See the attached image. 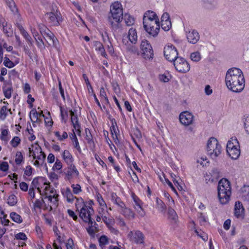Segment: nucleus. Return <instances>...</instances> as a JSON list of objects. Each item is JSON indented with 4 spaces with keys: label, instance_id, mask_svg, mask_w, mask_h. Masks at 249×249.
<instances>
[{
    "label": "nucleus",
    "instance_id": "obj_7",
    "mask_svg": "<svg viewBox=\"0 0 249 249\" xmlns=\"http://www.w3.org/2000/svg\"><path fill=\"white\" fill-rule=\"evenodd\" d=\"M164 55L169 61H174L178 57V52L176 47L172 44H168L164 47Z\"/></svg>",
    "mask_w": 249,
    "mask_h": 249
},
{
    "label": "nucleus",
    "instance_id": "obj_4",
    "mask_svg": "<svg viewBox=\"0 0 249 249\" xmlns=\"http://www.w3.org/2000/svg\"><path fill=\"white\" fill-rule=\"evenodd\" d=\"M77 202L75 204L76 207L77 209L79 208H81L80 212L79 213V216L85 222H89L92 220L91 218V215L94 213L93 208L90 206H87L84 203L83 199L76 198Z\"/></svg>",
    "mask_w": 249,
    "mask_h": 249
},
{
    "label": "nucleus",
    "instance_id": "obj_10",
    "mask_svg": "<svg viewBox=\"0 0 249 249\" xmlns=\"http://www.w3.org/2000/svg\"><path fill=\"white\" fill-rule=\"evenodd\" d=\"M194 118V115L187 111L182 112L179 115L180 122L185 126L191 124L193 122Z\"/></svg>",
    "mask_w": 249,
    "mask_h": 249
},
{
    "label": "nucleus",
    "instance_id": "obj_3",
    "mask_svg": "<svg viewBox=\"0 0 249 249\" xmlns=\"http://www.w3.org/2000/svg\"><path fill=\"white\" fill-rule=\"evenodd\" d=\"M218 197L221 204H227L230 200L231 195L230 182L226 178H222L218 182L217 187Z\"/></svg>",
    "mask_w": 249,
    "mask_h": 249
},
{
    "label": "nucleus",
    "instance_id": "obj_61",
    "mask_svg": "<svg viewBox=\"0 0 249 249\" xmlns=\"http://www.w3.org/2000/svg\"><path fill=\"white\" fill-rule=\"evenodd\" d=\"M83 78H84V79L85 81V82L87 84L89 91L90 89H91V91H93V89H92V86H91L90 84L89 83V82L88 77L85 74H84L83 75Z\"/></svg>",
    "mask_w": 249,
    "mask_h": 249
},
{
    "label": "nucleus",
    "instance_id": "obj_60",
    "mask_svg": "<svg viewBox=\"0 0 249 249\" xmlns=\"http://www.w3.org/2000/svg\"><path fill=\"white\" fill-rule=\"evenodd\" d=\"M8 167V164L7 162L3 161L0 164V169L3 171H7Z\"/></svg>",
    "mask_w": 249,
    "mask_h": 249
},
{
    "label": "nucleus",
    "instance_id": "obj_58",
    "mask_svg": "<svg viewBox=\"0 0 249 249\" xmlns=\"http://www.w3.org/2000/svg\"><path fill=\"white\" fill-rule=\"evenodd\" d=\"M62 167V164L61 162L58 159L56 160L55 164H54L53 169L54 170L56 169V170H60Z\"/></svg>",
    "mask_w": 249,
    "mask_h": 249
},
{
    "label": "nucleus",
    "instance_id": "obj_12",
    "mask_svg": "<svg viewBox=\"0 0 249 249\" xmlns=\"http://www.w3.org/2000/svg\"><path fill=\"white\" fill-rule=\"evenodd\" d=\"M68 165V167L64 169V173L66 175L67 178L70 179L73 177H78L79 172L76 168V167L72 163Z\"/></svg>",
    "mask_w": 249,
    "mask_h": 249
},
{
    "label": "nucleus",
    "instance_id": "obj_43",
    "mask_svg": "<svg viewBox=\"0 0 249 249\" xmlns=\"http://www.w3.org/2000/svg\"><path fill=\"white\" fill-rule=\"evenodd\" d=\"M23 156L21 152L18 151L16 154L15 162L17 165L21 164L23 160Z\"/></svg>",
    "mask_w": 249,
    "mask_h": 249
},
{
    "label": "nucleus",
    "instance_id": "obj_47",
    "mask_svg": "<svg viewBox=\"0 0 249 249\" xmlns=\"http://www.w3.org/2000/svg\"><path fill=\"white\" fill-rule=\"evenodd\" d=\"M38 29L41 35L42 36H45L46 33H47L48 31H50L47 27H46L44 25L40 24L38 25Z\"/></svg>",
    "mask_w": 249,
    "mask_h": 249
},
{
    "label": "nucleus",
    "instance_id": "obj_41",
    "mask_svg": "<svg viewBox=\"0 0 249 249\" xmlns=\"http://www.w3.org/2000/svg\"><path fill=\"white\" fill-rule=\"evenodd\" d=\"M86 139L89 144H91L94 143L92 136L90 133L89 130L86 129Z\"/></svg>",
    "mask_w": 249,
    "mask_h": 249
},
{
    "label": "nucleus",
    "instance_id": "obj_34",
    "mask_svg": "<svg viewBox=\"0 0 249 249\" xmlns=\"http://www.w3.org/2000/svg\"><path fill=\"white\" fill-rule=\"evenodd\" d=\"M99 242L101 249H105V246L109 243L108 238L105 235H102L99 239Z\"/></svg>",
    "mask_w": 249,
    "mask_h": 249
},
{
    "label": "nucleus",
    "instance_id": "obj_49",
    "mask_svg": "<svg viewBox=\"0 0 249 249\" xmlns=\"http://www.w3.org/2000/svg\"><path fill=\"white\" fill-rule=\"evenodd\" d=\"M1 133L0 136V139L2 141L7 142L8 141L7 136L8 134V131L7 129H1Z\"/></svg>",
    "mask_w": 249,
    "mask_h": 249
},
{
    "label": "nucleus",
    "instance_id": "obj_59",
    "mask_svg": "<svg viewBox=\"0 0 249 249\" xmlns=\"http://www.w3.org/2000/svg\"><path fill=\"white\" fill-rule=\"evenodd\" d=\"M4 64L6 67L9 68H11L14 66V63L7 57L6 58L4 62Z\"/></svg>",
    "mask_w": 249,
    "mask_h": 249
},
{
    "label": "nucleus",
    "instance_id": "obj_36",
    "mask_svg": "<svg viewBox=\"0 0 249 249\" xmlns=\"http://www.w3.org/2000/svg\"><path fill=\"white\" fill-rule=\"evenodd\" d=\"M64 196H66L67 200L69 202H72L74 200V196L70 188H67L64 194ZM76 198V197H75Z\"/></svg>",
    "mask_w": 249,
    "mask_h": 249
},
{
    "label": "nucleus",
    "instance_id": "obj_18",
    "mask_svg": "<svg viewBox=\"0 0 249 249\" xmlns=\"http://www.w3.org/2000/svg\"><path fill=\"white\" fill-rule=\"evenodd\" d=\"M156 19V20H159L158 17L154 12L149 10L144 14L143 22H146L147 20L152 21V20H155Z\"/></svg>",
    "mask_w": 249,
    "mask_h": 249
},
{
    "label": "nucleus",
    "instance_id": "obj_30",
    "mask_svg": "<svg viewBox=\"0 0 249 249\" xmlns=\"http://www.w3.org/2000/svg\"><path fill=\"white\" fill-rule=\"evenodd\" d=\"M63 157L64 160L67 163V164L72 163L73 158L72 155L68 150H65L63 152Z\"/></svg>",
    "mask_w": 249,
    "mask_h": 249
},
{
    "label": "nucleus",
    "instance_id": "obj_16",
    "mask_svg": "<svg viewBox=\"0 0 249 249\" xmlns=\"http://www.w3.org/2000/svg\"><path fill=\"white\" fill-rule=\"evenodd\" d=\"M45 36L47 38L45 39V40L47 42L49 45H52L54 47H57L58 40L51 31H48L47 33H46Z\"/></svg>",
    "mask_w": 249,
    "mask_h": 249
},
{
    "label": "nucleus",
    "instance_id": "obj_28",
    "mask_svg": "<svg viewBox=\"0 0 249 249\" xmlns=\"http://www.w3.org/2000/svg\"><path fill=\"white\" fill-rule=\"evenodd\" d=\"M70 115L71 116V122L74 128H78L79 123L77 115L75 114L74 111L72 110L70 111Z\"/></svg>",
    "mask_w": 249,
    "mask_h": 249
},
{
    "label": "nucleus",
    "instance_id": "obj_32",
    "mask_svg": "<svg viewBox=\"0 0 249 249\" xmlns=\"http://www.w3.org/2000/svg\"><path fill=\"white\" fill-rule=\"evenodd\" d=\"M10 218L15 222L18 223H21L22 222V218L20 215L16 212H12L10 214Z\"/></svg>",
    "mask_w": 249,
    "mask_h": 249
},
{
    "label": "nucleus",
    "instance_id": "obj_51",
    "mask_svg": "<svg viewBox=\"0 0 249 249\" xmlns=\"http://www.w3.org/2000/svg\"><path fill=\"white\" fill-rule=\"evenodd\" d=\"M244 125L246 132L249 134V116L244 118Z\"/></svg>",
    "mask_w": 249,
    "mask_h": 249
},
{
    "label": "nucleus",
    "instance_id": "obj_33",
    "mask_svg": "<svg viewBox=\"0 0 249 249\" xmlns=\"http://www.w3.org/2000/svg\"><path fill=\"white\" fill-rule=\"evenodd\" d=\"M122 209V213L125 217L134 218L135 214L131 209L125 207Z\"/></svg>",
    "mask_w": 249,
    "mask_h": 249
},
{
    "label": "nucleus",
    "instance_id": "obj_40",
    "mask_svg": "<svg viewBox=\"0 0 249 249\" xmlns=\"http://www.w3.org/2000/svg\"><path fill=\"white\" fill-rule=\"evenodd\" d=\"M8 203L11 206H14L17 203V198L15 195L12 194L8 198Z\"/></svg>",
    "mask_w": 249,
    "mask_h": 249
},
{
    "label": "nucleus",
    "instance_id": "obj_15",
    "mask_svg": "<svg viewBox=\"0 0 249 249\" xmlns=\"http://www.w3.org/2000/svg\"><path fill=\"white\" fill-rule=\"evenodd\" d=\"M188 41L193 44L196 43L199 39V35L197 31L193 30L186 34Z\"/></svg>",
    "mask_w": 249,
    "mask_h": 249
},
{
    "label": "nucleus",
    "instance_id": "obj_54",
    "mask_svg": "<svg viewBox=\"0 0 249 249\" xmlns=\"http://www.w3.org/2000/svg\"><path fill=\"white\" fill-rule=\"evenodd\" d=\"M45 158L46 155L43 152V153H40L38 155H37V156H36V159L41 161V165L44 163Z\"/></svg>",
    "mask_w": 249,
    "mask_h": 249
},
{
    "label": "nucleus",
    "instance_id": "obj_37",
    "mask_svg": "<svg viewBox=\"0 0 249 249\" xmlns=\"http://www.w3.org/2000/svg\"><path fill=\"white\" fill-rule=\"evenodd\" d=\"M124 19L127 26H131L134 23V18L129 15H124Z\"/></svg>",
    "mask_w": 249,
    "mask_h": 249
},
{
    "label": "nucleus",
    "instance_id": "obj_64",
    "mask_svg": "<svg viewBox=\"0 0 249 249\" xmlns=\"http://www.w3.org/2000/svg\"><path fill=\"white\" fill-rule=\"evenodd\" d=\"M73 240L72 239L70 238L68 240V242L66 244V247L67 249H73Z\"/></svg>",
    "mask_w": 249,
    "mask_h": 249
},
{
    "label": "nucleus",
    "instance_id": "obj_35",
    "mask_svg": "<svg viewBox=\"0 0 249 249\" xmlns=\"http://www.w3.org/2000/svg\"><path fill=\"white\" fill-rule=\"evenodd\" d=\"M38 113L36 111L35 109H32L30 112V117L33 124L34 125V124L37 122L38 120Z\"/></svg>",
    "mask_w": 249,
    "mask_h": 249
},
{
    "label": "nucleus",
    "instance_id": "obj_29",
    "mask_svg": "<svg viewBox=\"0 0 249 249\" xmlns=\"http://www.w3.org/2000/svg\"><path fill=\"white\" fill-rule=\"evenodd\" d=\"M241 196L246 201H249V186H244L241 189Z\"/></svg>",
    "mask_w": 249,
    "mask_h": 249
},
{
    "label": "nucleus",
    "instance_id": "obj_2",
    "mask_svg": "<svg viewBox=\"0 0 249 249\" xmlns=\"http://www.w3.org/2000/svg\"><path fill=\"white\" fill-rule=\"evenodd\" d=\"M123 18V8L121 3L117 1L110 6V13L108 16V21L113 30L118 29L119 23Z\"/></svg>",
    "mask_w": 249,
    "mask_h": 249
},
{
    "label": "nucleus",
    "instance_id": "obj_1",
    "mask_svg": "<svg viewBox=\"0 0 249 249\" xmlns=\"http://www.w3.org/2000/svg\"><path fill=\"white\" fill-rule=\"evenodd\" d=\"M225 83L229 90L234 92L242 91L245 87V79L242 71L237 68L229 69L226 72Z\"/></svg>",
    "mask_w": 249,
    "mask_h": 249
},
{
    "label": "nucleus",
    "instance_id": "obj_50",
    "mask_svg": "<svg viewBox=\"0 0 249 249\" xmlns=\"http://www.w3.org/2000/svg\"><path fill=\"white\" fill-rule=\"evenodd\" d=\"M20 34L23 36L27 42L31 43L32 38L25 30L21 32Z\"/></svg>",
    "mask_w": 249,
    "mask_h": 249
},
{
    "label": "nucleus",
    "instance_id": "obj_19",
    "mask_svg": "<svg viewBox=\"0 0 249 249\" xmlns=\"http://www.w3.org/2000/svg\"><path fill=\"white\" fill-rule=\"evenodd\" d=\"M132 197L135 202V209L138 212V213L141 216H144V212H143L141 205V200L137 196L135 195H133Z\"/></svg>",
    "mask_w": 249,
    "mask_h": 249
},
{
    "label": "nucleus",
    "instance_id": "obj_48",
    "mask_svg": "<svg viewBox=\"0 0 249 249\" xmlns=\"http://www.w3.org/2000/svg\"><path fill=\"white\" fill-rule=\"evenodd\" d=\"M41 179L42 181H44L45 180V178H42V177H38V178H35L32 182V186H33L32 187H34V188L35 189V188H37V187H38V185H39V181H38V179Z\"/></svg>",
    "mask_w": 249,
    "mask_h": 249
},
{
    "label": "nucleus",
    "instance_id": "obj_23",
    "mask_svg": "<svg viewBox=\"0 0 249 249\" xmlns=\"http://www.w3.org/2000/svg\"><path fill=\"white\" fill-rule=\"evenodd\" d=\"M244 212V209L241 202H236L234 208V214L237 217L242 216Z\"/></svg>",
    "mask_w": 249,
    "mask_h": 249
},
{
    "label": "nucleus",
    "instance_id": "obj_27",
    "mask_svg": "<svg viewBox=\"0 0 249 249\" xmlns=\"http://www.w3.org/2000/svg\"><path fill=\"white\" fill-rule=\"evenodd\" d=\"M111 200L114 203L117 205L122 208H124V207L125 206L124 203L121 201V199L117 196L115 193H112L111 194Z\"/></svg>",
    "mask_w": 249,
    "mask_h": 249
},
{
    "label": "nucleus",
    "instance_id": "obj_14",
    "mask_svg": "<svg viewBox=\"0 0 249 249\" xmlns=\"http://www.w3.org/2000/svg\"><path fill=\"white\" fill-rule=\"evenodd\" d=\"M128 236L130 237L133 236V237L132 240L136 244H143L144 243V235L139 231H136L134 233H133L132 231H131L128 233Z\"/></svg>",
    "mask_w": 249,
    "mask_h": 249
},
{
    "label": "nucleus",
    "instance_id": "obj_9",
    "mask_svg": "<svg viewBox=\"0 0 249 249\" xmlns=\"http://www.w3.org/2000/svg\"><path fill=\"white\" fill-rule=\"evenodd\" d=\"M140 47L142 51L143 57L145 59H152L153 57V51L152 47L148 41L143 40L141 42Z\"/></svg>",
    "mask_w": 249,
    "mask_h": 249
},
{
    "label": "nucleus",
    "instance_id": "obj_11",
    "mask_svg": "<svg viewBox=\"0 0 249 249\" xmlns=\"http://www.w3.org/2000/svg\"><path fill=\"white\" fill-rule=\"evenodd\" d=\"M167 197L169 201L168 204L169 206L168 210V218L172 221V222L176 223L178 219V216L174 209L172 208V205H174V200L172 197H170L169 196Z\"/></svg>",
    "mask_w": 249,
    "mask_h": 249
},
{
    "label": "nucleus",
    "instance_id": "obj_25",
    "mask_svg": "<svg viewBox=\"0 0 249 249\" xmlns=\"http://www.w3.org/2000/svg\"><path fill=\"white\" fill-rule=\"evenodd\" d=\"M239 143L236 137L231 138L227 144V152L236 146H239Z\"/></svg>",
    "mask_w": 249,
    "mask_h": 249
},
{
    "label": "nucleus",
    "instance_id": "obj_38",
    "mask_svg": "<svg viewBox=\"0 0 249 249\" xmlns=\"http://www.w3.org/2000/svg\"><path fill=\"white\" fill-rule=\"evenodd\" d=\"M161 27L165 31H169L172 27L171 20L161 22Z\"/></svg>",
    "mask_w": 249,
    "mask_h": 249
},
{
    "label": "nucleus",
    "instance_id": "obj_20",
    "mask_svg": "<svg viewBox=\"0 0 249 249\" xmlns=\"http://www.w3.org/2000/svg\"><path fill=\"white\" fill-rule=\"evenodd\" d=\"M0 24L2 27L3 32L7 36H11L12 35V32L11 30V25H8L7 22L5 19H1L0 21Z\"/></svg>",
    "mask_w": 249,
    "mask_h": 249
},
{
    "label": "nucleus",
    "instance_id": "obj_24",
    "mask_svg": "<svg viewBox=\"0 0 249 249\" xmlns=\"http://www.w3.org/2000/svg\"><path fill=\"white\" fill-rule=\"evenodd\" d=\"M228 155L233 160L237 159L240 155V146H236L235 148L227 152Z\"/></svg>",
    "mask_w": 249,
    "mask_h": 249
},
{
    "label": "nucleus",
    "instance_id": "obj_39",
    "mask_svg": "<svg viewBox=\"0 0 249 249\" xmlns=\"http://www.w3.org/2000/svg\"><path fill=\"white\" fill-rule=\"evenodd\" d=\"M3 91L5 97L10 98L11 96L12 87L11 86H5L3 87Z\"/></svg>",
    "mask_w": 249,
    "mask_h": 249
},
{
    "label": "nucleus",
    "instance_id": "obj_22",
    "mask_svg": "<svg viewBox=\"0 0 249 249\" xmlns=\"http://www.w3.org/2000/svg\"><path fill=\"white\" fill-rule=\"evenodd\" d=\"M126 38H128L129 41L132 44H136L137 41V34L136 29L131 28L129 29L128 32V35L126 36Z\"/></svg>",
    "mask_w": 249,
    "mask_h": 249
},
{
    "label": "nucleus",
    "instance_id": "obj_26",
    "mask_svg": "<svg viewBox=\"0 0 249 249\" xmlns=\"http://www.w3.org/2000/svg\"><path fill=\"white\" fill-rule=\"evenodd\" d=\"M88 223L89 226L87 228V231L90 235L93 236L95 232V230L97 229V227L96 226H97V225L93 220Z\"/></svg>",
    "mask_w": 249,
    "mask_h": 249
},
{
    "label": "nucleus",
    "instance_id": "obj_56",
    "mask_svg": "<svg viewBox=\"0 0 249 249\" xmlns=\"http://www.w3.org/2000/svg\"><path fill=\"white\" fill-rule=\"evenodd\" d=\"M126 49L129 52L136 53L138 52V48L135 46L129 45L126 46Z\"/></svg>",
    "mask_w": 249,
    "mask_h": 249
},
{
    "label": "nucleus",
    "instance_id": "obj_57",
    "mask_svg": "<svg viewBox=\"0 0 249 249\" xmlns=\"http://www.w3.org/2000/svg\"><path fill=\"white\" fill-rule=\"evenodd\" d=\"M15 237L17 239L26 240L27 238L25 234L23 232H19L15 236Z\"/></svg>",
    "mask_w": 249,
    "mask_h": 249
},
{
    "label": "nucleus",
    "instance_id": "obj_5",
    "mask_svg": "<svg viewBox=\"0 0 249 249\" xmlns=\"http://www.w3.org/2000/svg\"><path fill=\"white\" fill-rule=\"evenodd\" d=\"M208 155L213 159H215L221 153V146L216 139L211 137L207 142Z\"/></svg>",
    "mask_w": 249,
    "mask_h": 249
},
{
    "label": "nucleus",
    "instance_id": "obj_45",
    "mask_svg": "<svg viewBox=\"0 0 249 249\" xmlns=\"http://www.w3.org/2000/svg\"><path fill=\"white\" fill-rule=\"evenodd\" d=\"M110 131L112 135L114 140L118 139L117 135L119 132L118 127H114V126H111Z\"/></svg>",
    "mask_w": 249,
    "mask_h": 249
},
{
    "label": "nucleus",
    "instance_id": "obj_52",
    "mask_svg": "<svg viewBox=\"0 0 249 249\" xmlns=\"http://www.w3.org/2000/svg\"><path fill=\"white\" fill-rule=\"evenodd\" d=\"M43 203H44V201L43 198L41 200L36 199L34 204V206L35 208H41Z\"/></svg>",
    "mask_w": 249,
    "mask_h": 249
},
{
    "label": "nucleus",
    "instance_id": "obj_17",
    "mask_svg": "<svg viewBox=\"0 0 249 249\" xmlns=\"http://www.w3.org/2000/svg\"><path fill=\"white\" fill-rule=\"evenodd\" d=\"M204 8L212 10L215 9L217 5V0H201Z\"/></svg>",
    "mask_w": 249,
    "mask_h": 249
},
{
    "label": "nucleus",
    "instance_id": "obj_31",
    "mask_svg": "<svg viewBox=\"0 0 249 249\" xmlns=\"http://www.w3.org/2000/svg\"><path fill=\"white\" fill-rule=\"evenodd\" d=\"M156 202L158 206V209L161 213H164L166 209V206L165 203L160 199L157 198Z\"/></svg>",
    "mask_w": 249,
    "mask_h": 249
},
{
    "label": "nucleus",
    "instance_id": "obj_55",
    "mask_svg": "<svg viewBox=\"0 0 249 249\" xmlns=\"http://www.w3.org/2000/svg\"><path fill=\"white\" fill-rule=\"evenodd\" d=\"M35 39L37 42V45L39 48L41 49L45 48L44 42L41 38L38 37L37 38H36L35 37Z\"/></svg>",
    "mask_w": 249,
    "mask_h": 249
},
{
    "label": "nucleus",
    "instance_id": "obj_62",
    "mask_svg": "<svg viewBox=\"0 0 249 249\" xmlns=\"http://www.w3.org/2000/svg\"><path fill=\"white\" fill-rule=\"evenodd\" d=\"M19 187L20 189L24 192L27 191L28 189V185L25 182H22L19 184Z\"/></svg>",
    "mask_w": 249,
    "mask_h": 249
},
{
    "label": "nucleus",
    "instance_id": "obj_44",
    "mask_svg": "<svg viewBox=\"0 0 249 249\" xmlns=\"http://www.w3.org/2000/svg\"><path fill=\"white\" fill-rule=\"evenodd\" d=\"M7 108L5 106L2 107L0 110V118L2 120H4L7 115Z\"/></svg>",
    "mask_w": 249,
    "mask_h": 249
},
{
    "label": "nucleus",
    "instance_id": "obj_46",
    "mask_svg": "<svg viewBox=\"0 0 249 249\" xmlns=\"http://www.w3.org/2000/svg\"><path fill=\"white\" fill-rule=\"evenodd\" d=\"M20 142V139L18 137L15 136L10 142L11 144L13 147H16Z\"/></svg>",
    "mask_w": 249,
    "mask_h": 249
},
{
    "label": "nucleus",
    "instance_id": "obj_13",
    "mask_svg": "<svg viewBox=\"0 0 249 249\" xmlns=\"http://www.w3.org/2000/svg\"><path fill=\"white\" fill-rule=\"evenodd\" d=\"M60 13H54L53 12L47 13L46 16L48 18L49 22L53 26H58L60 22L62 21V18L59 16Z\"/></svg>",
    "mask_w": 249,
    "mask_h": 249
},
{
    "label": "nucleus",
    "instance_id": "obj_53",
    "mask_svg": "<svg viewBox=\"0 0 249 249\" xmlns=\"http://www.w3.org/2000/svg\"><path fill=\"white\" fill-rule=\"evenodd\" d=\"M71 187L73 189V192L75 194H77L82 191L81 186L79 184H73Z\"/></svg>",
    "mask_w": 249,
    "mask_h": 249
},
{
    "label": "nucleus",
    "instance_id": "obj_42",
    "mask_svg": "<svg viewBox=\"0 0 249 249\" xmlns=\"http://www.w3.org/2000/svg\"><path fill=\"white\" fill-rule=\"evenodd\" d=\"M190 57L193 61L198 62L201 59L200 53L198 52H194L191 54Z\"/></svg>",
    "mask_w": 249,
    "mask_h": 249
},
{
    "label": "nucleus",
    "instance_id": "obj_8",
    "mask_svg": "<svg viewBox=\"0 0 249 249\" xmlns=\"http://www.w3.org/2000/svg\"><path fill=\"white\" fill-rule=\"evenodd\" d=\"M174 65L177 71L181 73H186L190 69L188 62L183 58L178 57L174 61Z\"/></svg>",
    "mask_w": 249,
    "mask_h": 249
},
{
    "label": "nucleus",
    "instance_id": "obj_6",
    "mask_svg": "<svg viewBox=\"0 0 249 249\" xmlns=\"http://www.w3.org/2000/svg\"><path fill=\"white\" fill-rule=\"evenodd\" d=\"M143 25L144 30L150 35L153 37L157 36L160 29L159 20H147L146 22H143Z\"/></svg>",
    "mask_w": 249,
    "mask_h": 249
},
{
    "label": "nucleus",
    "instance_id": "obj_21",
    "mask_svg": "<svg viewBox=\"0 0 249 249\" xmlns=\"http://www.w3.org/2000/svg\"><path fill=\"white\" fill-rule=\"evenodd\" d=\"M33 149L29 148L30 153L33 157L34 159H36V155L40 153H43L41 147L38 145V142H36L34 145H32Z\"/></svg>",
    "mask_w": 249,
    "mask_h": 249
},
{
    "label": "nucleus",
    "instance_id": "obj_63",
    "mask_svg": "<svg viewBox=\"0 0 249 249\" xmlns=\"http://www.w3.org/2000/svg\"><path fill=\"white\" fill-rule=\"evenodd\" d=\"M33 169L31 166L28 165L26 167V169L24 171V174L26 176H30L32 174Z\"/></svg>",
    "mask_w": 249,
    "mask_h": 249
}]
</instances>
